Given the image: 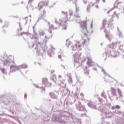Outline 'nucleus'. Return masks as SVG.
I'll list each match as a JSON object with an SVG mask.
<instances>
[{
    "label": "nucleus",
    "instance_id": "nucleus-30",
    "mask_svg": "<svg viewBox=\"0 0 124 124\" xmlns=\"http://www.w3.org/2000/svg\"><path fill=\"white\" fill-rule=\"evenodd\" d=\"M103 58H104V61H106L107 58H110V57H109V52H108V50L105 53L103 54Z\"/></svg>",
    "mask_w": 124,
    "mask_h": 124
},
{
    "label": "nucleus",
    "instance_id": "nucleus-42",
    "mask_svg": "<svg viewBox=\"0 0 124 124\" xmlns=\"http://www.w3.org/2000/svg\"><path fill=\"white\" fill-rule=\"evenodd\" d=\"M76 84L78 86H79V87H82V86H83V81H77Z\"/></svg>",
    "mask_w": 124,
    "mask_h": 124
},
{
    "label": "nucleus",
    "instance_id": "nucleus-11",
    "mask_svg": "<svg viewBox=\"0 0 124 124\" xmlns=\"http://www.w3.org/2000/svg\"><path fill=\"white\" fill-rule=\"evenodd\" d=\"M72 97L70 98V101L67 102L66 101H65L64 103V105H71V104H73V103L75 102V96L78 97V94L77 93V92H76V94H73V92H72Z\"/></svg>",
    "mask_w": 124,
    "mask_h": 124
},
{
    "label": "nucleus",
    "instance_id": "nucleus-64",
    "mask_svg": "<svg viewBox=\"0 0 124 124\" xmlns=\"http://www.w3.org/2000/svg\"><path fill=\"white\" fill-rule=\"evenodd\" d=\"M24 98H27V94H25Z\"/></svg>",
    "mask_w": 124,
    "mask_h": 124
},
{
    "label": "nucleus",
    "instance_id": "nucleus-12",
    "mask_svg": "<svg viewBox=\"0 0 124 124\" xmlns=\"http://www.w3.org/2000/svg\"><path fill=\"white\" fill-rule=\"evenodd\" d=\"M76 108L78 111L84 112V113H82V115L86 114V108H85V106L81 104V102H78V104H76Z\"/></svg>",
    "mask_w": 124,
    "mask_h": 124
},
{
    "label": "nucleus",
    "instance_id": "nucleus-10",
    "mask_svg": "<svg viewBox=\"0 0 124 124\" xmlns=\"http://www.w3.org/2000/svg\"><path fill=\"white\" fill-rule=\"evenodd\" d=\"M112 50H108V57L109 58H117L119 56V52L118 51V49L116 48H110Z\"/></svg>",
    "mask_w": 124,
    "mask_h": 124
},
{
    "label": "nucleus",
    "instance_id": "nucleus-20",
    "mask_svg": "<svg viewBox=\"0 0 124 124\" xmlns=\"http://www.w3.org/2000/svg\"><path fill=\"white\" fill-rule=\"evenodd\" d=\"M74 66L76 67V68H78L80 65H81V63H80V61H79L78 59H75V57H74Z\"/></svg>",
    "mask_w": 124,
    "mask_h": 124
},
{
    "label": "nucleus",
    "instance_id": "nucleus-51",
    "mask_svg": "<svg viewBox=\"0 0 124 124\" xmlns=\"http://www.w3.org/2000/svg\"><path fill=\"white\" fill-rule=\"evenodd\" d=\"M34 47V44L32 43V45H29V48H30V49H32V48Z\"/></svg>",
    "mask_w": 124,
    "mask_h": 124
},
{
    "label": "nucleus",
    "instance_id": "nucleus-32",
    "mask_svg": "<svg viewBox=\"0 0 124 124\" xmlns=\"http://www.w3.org/2000/svg\"><path fill=\"white\" fill-rule=\"evenodd\" d=\"M0 70L1 71L3 74H5V75L7 74V71H6V69L4 68H1V66H0Z\"/></svg>",
    "mask_w": 124,
    "mask_h": 124
},
{
    "label": "nucleus",
    "instance_id": "nucleus-35",
    "mask_svg": "<svg viewBox=\"0 0 124 124\" xmlns=\"http://www.w3.org/2000/svg\"><path fill=\"white\" fill-rule=\"evenodd\" d=\"M117 35L119 37V38H124V36L123 35V32L121 31H119L118 32H117Z\"/></svg>",
    "mask_w": 124,
    "mask_h": 124
},
{
    "label": "nucleus",
    "instance_id": "nucleus-41",
    "mask_svg": "<svg viewBox=\"0 0 124 124\" xmlns=\"http://www.w3.org/2000/svg\"><path fill=\"white\" fill-rule=\"evenodd\" d=\"M84 73L86 75H89V70H88V67L86 66L85 67V68L84 69Z\"/></svg>",
    "mask_w": 124,
    "mask_h": 124
},
{
    "label": "nucleus",
    "instance_id": "nucleus-33",
    "mask_svg": "<svg viewBox=\"0 0 124 124\" xmlns=\"http://www.w3.org/2000/svg\"><path fill=\"white\" fill-rule=\"evenodd\" d=\"M63 57H64L63 52H62V51H59L58 52V58L60 59V60H62V58Z\"/></svg>",
    "mask_w": 124,
    "mask_h": 124
},
{
    "label": "nucleus",
    "instance_id": "nucleus-1",
    "mask_svg": "<svg viewBox=\"0 0 124 124\" xmlns=\"http://www.w3.org/2000/svg\"><path fill=\"white\" fill-rule=\"evenodd\" d=\"M0 62H3L4 66L6 67L9 66L12 63H14V64L10 65V71L9 72V75L20 69L19 65L17 66L14 62V57L12 56H8L6 54L0 55Z\"/></svg>",
    "mask_w": 124,
    "mask_h": 124
},
{
    "label": "nucleus",
    "instance_id": "nucleus-23",
    "mask_svg": "<svg viewBox=\"0 0 124 124\" xmlns=\"http://www.w3.org/2000/svg\"><path fill=\"white\" fill-rule=\"evenodd\" d=\"M49 94L51 98H53L54 99H57L58 98V93L57 92H51L49 93Z\"/></svg>",
    "mask_w": 124,
    "mask_h": 124
},
{
    "label": "nucleus",
    "instance_id": "nucleus-58",
    "mask_svg": "<svg viewBox=\"0 0 124 124\" xmlns=\"http://www.w3.org/2000/svg\"><path fill=\"white\" fill-rule=\"evenodd\" d=\"M110 29H114V26L113 25H110V26H109Z\"/></svg>",
    "mask_w": 124,
    "mask_h": 124
},
{
    "label": "nucleus",
    "instance_id": "nucleus-49",
    "mask_svg": "<svg viewBox=\"0 0 124 124\" xmlns=\"http://www.w3.org/2000/svg\"><path fill=\"white\" fill-rule=\"evenodd\" d=\"M79 7H77V5H76V13L79 12Z\"/></svg>",
    "mask_w": 124,
    "mask_h": 124
},
{
    "label": "nucleus",
    "instance_id": "nucleus-60",
    "mask_svg": "<svg viewBox=\"0 0 124 124\" xmlns=\"http://www.w3.org/2000/svg\"><path fill=\"white\" fill-rule=\"evenodd\" d=\"M40 19H41V18H39L37 20L36 24H37V23H38V22H39V20H40Z\"/></svg>",
    "mask_w": 124,
    "mask_h": 124
},
{
    "label": "nucleus",
    "instance_id": "nucleus-40",
    "mask_svg": "<svg viewBox=\"0 0 124 124\" xmlns=\"http://www.w3.org/2000/svg\"><path fill=\"white\" fill-rule=\"evenodd\" d=\"M59 123H61V124H65L66 122L65 121L63 120V119H61V117L60 116V118H59V119L58 121Z\"/></svg>",
    "mask_w": 124,
    "mask_h": 124
},
{
    "label": "nucleus",
    "instance_id": "nucleus-47",
    "mask_svg": "<svg viewBox=\"0 0 124 124\" xmlns=\"http://www.w3.org/2000/svg\"><path fill=\"white\" fill-rule=\"evenodd\" d=\"M120 3H121V2L117 3V2H115L114 4V8H116L117 7H118V6L117 5H118V4H120Z\"/></svg>",
    "mask_w": 124,
    "mask_h": 124
},
{
    "label": "nucleus",
    "instance_id": "nucleus-31",
    "mask_svg": "<svg viewBox=\"0 0 124 124\" xmlns=\"http://www.w3.org/2000/svg\"><path fill=\"white\" fill-rule=\"evenodd\" d=\"M100 68H101L102 69V72H103V74H104L105 76H106V75H108V77H110V78H112V79H113V80L114 81H117V80L115 79V78H112L110 76V75H108L107 73H106L105 72V70H104V69H103V68L102 67H99Z\"/></svg>",
    "mask_w": 124,
    "mask_h": 124
},
{
    "label": "nucleus",
    "instance_id": "nucleus-27",
    "mask_svg": "<svg viewBox=\"0 0 124 124\" xmlns=\"http://www.w3.org/2000/svg\"><path fill=\"white\" fill-rule=\"evenodd\" d=\"M95 3H93V2H91L89 3L88 5L87 6L86 10L87 12H90L91 11V7H93Z\"/></svg>",
    "mask_w": 124,
    "mask_h": 124
},
{
    "label": "nucleus",
    "instance_id": "nucleus-46",
    "mask_svg": "<svg viewBox=\"0 0 124 124\" xmlns=\"http://www.w3.org/2000/svg\"><path fill=\"white\" fill-rule=\"evenodd\" d=\"M106 25V19H104L103 21V22H102V26H103V28H105V25Z\"/></svg>",
    "mask_w": 124,
    "mask_h": 124
},
{
    "label": "nucleus",
    "instance_id": "nucleus-9",
    "mask_svg": "<svg viewBox=\"0 0 124 124\" xmlns=\"http://www.w3.org/2000/svg\"><path fill=\"white\" fill-rule=\"evenodd\" d=\"M121 44V41H117L115 43H112L111 44H109L108 45V47L109 48H115L116 49L117 47H119V49L121 51H122L123 52V58L124 59V50L123 49V46H120Z\"/></svg>",
    "mask_w": 124,
    "mask_h": 124
},
{
    "label": "nucleus",
    "instance_id": "nucleus-7",
    "mask_svg": "<svg viewBox=\"0 0 124 124\" xmlns=\"http://www.w3.org/2000/svg\"><path fill=\"white\" fill-rule=\"evenodd\" d=\"M80 28L81 29V31L83 33L84 36H87V33H93V21L91 24V32L87 30V23L86 21H82L80 23Z\"/></svg>",
    "mask_w": 124,
    "mask_h": 124
},
{
    "label": "nucleus",
    "instance_id": "nucleus-63",
    "mask_svg": "<svg viewBox=\"0 0 124 124\" xmlns=\"http://www.w3.org/2000/svg\"><path fill=\"white\" fill-rule=\"evenodd\" d=\"M80 94L81 96H84V94L83 93H81Z\"/></svg>",
    "mask_w": 124,
    "mask_h": 124
},
{
    "label": "nucleus",
    "instance_id": "nucleus-62",
    "mask_svg": "<svg viewBox=\"0 0 124 124\" xmlns=\"http://www.w3.org/2000/svg\"><path fill=\"white\" fill-rule=\"evenodd\" d=\"M58 78H59V79L62 78V76L59 75V76H58Z\"/></svg>",
    "mask_w": 124,
    "mask_h": 124
},
{
    "label": "nucleus",
    "instance_id": "nucleus-44",
    "mask_svg": "<svg viewBox=\"0 0 124 124\" xmlns=\"http://www.w3.org/2000/svg\"><path fill=\"white\" fill-rule=\"evenodd\" d=\"M101 96L104 97L105 99H106V98H107V96H106V94H105V92L104 91L102 92Z\"/></svg>",
    "mask_w": 124,
    "mask_h": 124
},
{
    "label": "nucleus",
    "instance_id": "nucleus-52",
    "mask_svg": "<svg viewBox=\"0 0 124 124\" xmlns=\"http://www.w3.org/2000/svg\"><path fill=\"white\" fill-rule=\"evenodd\" d=\"M114 14L115 15V16H116L117 19H119V15H120V14L119 13V14H116V12H114Z\"/></svg>",
    "mask_w": 124,
    "mask_h": 124
},
{
    "label": "nucleus",
    "instance_id": "nucleus-19",
    "mask_svg": "<svg viewBox=\"0 0 124 124\" xmlns=\"http://www.w3.org/2000/svg\"><path fill=\"white\" fill-rule=\"evenodd\" d=\"M88 61L87 62V64L88 66H93L94 65V63H93V60H92V58L91 57H88Z\"/></svg>",
    "mask_w": 124,
    "mask_h": 124
},
{
    "label": "nucleus",
    "instance_id": "nucleus-16",
    "mask_svg": "<svg viewBox=\"0 0 124 124\" xmlns=\"http://www.w3.org/2000/svg\"><path fill=\"white\" fill-rule=\"evenodd\" d=\"M34 0H28V5L27 6V8L28 10H29V9H30V10H31V11H33V6L31 4V3H32V2H33Z\"/></svg>",
    "mask_w": 124,
    "mask_h": 124
},
{
    "label": "nucleus",
    "instance_id": "nucleus-55",
    "mask_svg": "<svg viewBox=\"0 0 124 124\" xmlns=\"http://www.w3.org/2000/svg\"><path fill=\"white\" fill-rule=\"evenodd\" d=\"M100 1V0H95V3H99V2Z\"/></svg>",
    "mask_w": 124,
    "mask_h": 124
},
{
    "label": "nucleus",
    "instance_id": "nucleus-37",
    "mask_svg": "<svg viewBox=\"0 0 124 124\" xmlns=\"http://www.w3.org/2000/svg\"><path fill=\"white\" fill-rule=\"evenodd\" d=\"M115 109H118L119 110V109H121V106L119 105H116L115 106H112L111 107V109L112 110H115Z\"/></svg>",
    "mask_w": 124,
    "mask_h": 124
},
{
    "label": "nucleus",
    "instance_id": "nucleus-8",
    "mask_svg": "<svg viewBox=\"0 0 124 124\" xmlns=\"http://www.w3.org/2000/svg\"><path fill=\"white\" fill-rule=\"evenodd\" d=\"M98 110L101 112V115L103 118H112V116L110 115L108 116V115H109V113L106 112L103 105H100V106L98 107Z\"/></svg>",
    "mask_w": 124,
    "mask_h": 124
},
{
    "label": "nucleus",
    "instance_id": "nucleus-43",
    "mask_svg": "<svg viewBox=\"0 0 124 124\" xmlns=\"http://www.w3.org/2000/svg\"><path fill=\"white\" fill-rule=\"evenodd\" d=\"M71 44V42H70V41L69 40L67 39L66 41V46H67V47H69V45Z\"/></svg>",
    "mask_w": 124,
    "mask_h": 124
},
{
    "label": "nucleus",
    "instance_id": "nucleus-21",
    "mask_svg": "<svg viewBox=\"0 0 124 124\" xmlns=\"http://www.w3.org/2000/svg\"><path fill=\"white\" fill-rule=\"evenodd\" d=\"M74 19L75 21H76V23L78 24L81 23V19L80 18V16H79V14L75 15Z\"/></svg>",
    "mask_w": 124,
    "mask_h": 124
},
{
    "label": "nucleus",
    "instance_id": "nucleus-57",
    "mask_svg": "<svg viewBox=\"0 0 124 124\" xmlns=\"http://www.w3.org/2000/svg\"><path fill=\"white\" fill-rule=\"evenodd\" d=\"M85 4H87V0H82Z\"/></svg>",
    "mask_w": 124,
    "mask_h": 124
},
{
    "label": "nucleus",
    "instance_id": "nucleus-45",
    "mask_svg": "<svg viewBox=\"0 0 124 124\" xmlns=\"http://www.w3.org/2000/svg\"><path fill=\"white\" fill-rule=\"evenodd\" d=\"M4 121H5V119H3L2 118L0 119V124H5L6 123L4 122Z\"/></svg>",
    "mask_w": 124,
    "mask_h": 124
},
{
    "label": "nucleus",
    "instance_id": "nucleus-29",
    "mask_svg": "<svg viewBox=\"0 0 124 124\" xmlns=\"http://www.w3.org/2000/svg\"><path fill=\"white\" fill-rule=\"evenodd\" d=\"M67 76L68 77V82L69 84H72L73 83V81L72 80V78H71V75L70 73H67Z\"/></svg>",
    "mask_w": 124,
    "mask_h": 124
},
{
    "label": "nucleus",
    "instance_id": "nucleus-24",
    "mask_svg": "<svg viewBox=\"0 0 124 124\" xmlns=\"http://www.w3.org/2000/svg\"><path fill=\"white\" fill-rule=\"evenodd\" d=\"M7 110L10 112V113H12L13 115L15 114V110L14 109V106L12 105L10 106L9 108H7Z\"/></svg>",
    "mask_w": 124,
    "mask_h": 124
},
{
    "label": "nucleus",
    "instance_id": "nucleus-26",
    "mask_svg": "<svg viewBox=\"0 0 124 124\" xmlns=\"http://www.w3.org/2000/svg\"><path fill=\"white\" fill-rule=\"evenodd\" d=\"M61 116L60 115H53L52 118V121L53 122H58Z\"/></svg>",
    "mask_w": 124,
    "mask_h": 124
},
{
    "label": "nucleus",
    "instance_id": "nucleus-25",
    "mask_svg": "<svg viewBox=\"0 0 124 124\" xmlns=\"http://www.w3.org/2000/svg\"><path fill=\"white\" fill-rule=\"evenodd\" d=\"M45 4H46V6H47V3L44 1L40 2L38 4L39 10L42 9V8H43V6H44Z\"/></svg>",
    "mask_w": 124,
    "mask_h": 124
},
{
    "label": "nucleus",
    "instance_id": "nucleus-2",
    "mask_svg": "<svg viewBox=\"0 0 124 124\" xmlns=\"http://www.w3.org/2000/svg\"><path fill=\"white\" fill-rule=\"evenodd\" d=\"M90 38H88L87 41L86 40V39H83L82 40V42L81 43V45H78V44H76L75 45L72 46H71V49L72 50V54H73V57H76V56H77V55L78 56H80L81 54H79V51H80L81 50H82V46L85 45V46H88V45H89V44H90ZM74 52H76L74 53Z\"/></svg>",
    "mask_w": 124,
    "mask_h": 124
},
{
    "label": "nucleus",
    "instance_id": "nucleus-53",
    "mask_svg": "<svg viewBox=\"0 0 124 124\" xmlns=\"http://www.w3.org/2000/svg\"><path fill=\"white\" fill-rule=\"evenodd\" d=\"M68 0V1H69V2H70V1H72L73 0V2L74 3H76V0Z\"/></svg>",
    "mask_w": 124,
    "mask_h": 124
},
{
    "label": "nucleus",
    "instance_id": "nucleus-13",
    "mask_svg": "<svg viewBox=\"0 0 124 124\" xmlns=\"http://www.w3.org/2000/svg\"><path fill=\"white\" fill-rule=\"evenodd\" d=\"M47 26H49L48 31L49 32V33L51 34V35L50 36H45V38L46 39H50V38H52V37H53V34H52V30H57L58 28L57 27L54 28V25L53 24L50 25V22L47 23Z\"/></svg>",
    "mask_w": 124,
    "mask_h": 124
},
{
    "label": "nucleus",
    "instance_id": "nucleus-50",
    "mask_svg": "<svg viewBox=\"0 0 124 124\" xmlns=\"http://www.w3.org/2000/svg\"><path fill=\"white\" fill-rule=\"evenodd\" d=\"M23 34H26V35H28V32H22L20 33V35H21L22 36V35H23Z\"/></svg>",
    "mask_w": 124,
    "mask_h": 124
},
{
    "label": "nucleus",
    "instance_id": "nucleus-5",
    "mask_svg": "<svg viewBox=\"0 0 124 124\" xmlns=\"http://www.w3.org/2000/svg\"><path fill=\"white\" fill-rule=\"evenodd\" d=\"M64 80H63L62 81L60 80H56V81H55V84H57V85H58L59 86H62L60 88V92L62 93V95H66L67 93L68 94V95H69V94H70V91L68 90V88L65 89V84H64Z\"/></svg>",
    "mask_w": 124,
    "mask_h": 124
},
{
    "label": "nucleus",
    "instance_id": "nucleus-48",
    "mask_svg": "<svg viewBox=\"0 0 124 124\" xmlns=\"http://www.w3.org/2000/svg\"><path fill=\"white\" fill-rule=\"evenodd\" d=\"M76 123L78 124H81V119H77Z\"/></svg>",
    "mask_w": 124,
    "mask_h": 124
},
{
    "label": "nucleus",
    "instance_id": "nucleus-36",
    "mask_svg": "<svg viewBox=\"0 0 124 124\" xmlns=\"http://www.w3.org/2000/svg\"><path fill=\"white\" fill-rule=\"evenodd\" d=\"M50 80H52L54 83H56V81H57V76L55 75H53L51 77Z\"/></svg>",
    "mask_w": 124,
    "mask_h": 124
},
{
    "label": "nucleus",
    "instance_id": "nucleus-61",
    "mask_svg": "<svg viewBox=\"0 0 124 124\" xmlns=\"http://www.w3.org/2000/svg\"><path fill=\"white\" fill-rule=\"evenodd\" d=\"M35 26H36V23L34 25V26H33V31H34V28L35 27Z\"/></svg>",
    "mask_w": 124,
    "mask_h": 124
},
{
    "label": "nucleus",
    "instance_id": "nucleus-34",
    "mask_svg": "<svg viewBox=\"0 0 124 124\" xmlns=\"http://www.w3.org/2000/svg\"><path fill=\"white\" fill-rule=\"evenodd\" d=\"M73 15V11L71 9L69 10V16H68V20H69V21H73V19H70V17H71L72 16V15Z\"/></svg>",
    "mask_w": 124,
    "mask_h": 124
},
{
    "label": "nucleus",
    "instance_id": "nucleus-4",
    "mask_svg": "<svg viewBox=\"0 0 124 124\" xmlns=\"http://www.w3.org/2000/svg\"><path fill=\"white\" fill-rule=\"evenodd\" d=\"M36 46L34 48L35 50H37L36 51V55L37 56H39L42 54V51L43 53L44 52H46L47 50V46L46 44H43V42H36Z\"/></svg>",
    "mask_w": 124,
    "mask_h": 124
},
{
    "label": "nucleus",
    "instance_id": "nucleus-38",
    "mask_svg": "<svg viewBox=\"0 0 124 124\" xmlns=\"http://www.w3.org/2000/svg\"><path fill=\"white\" fill-rule=\"evenodd\" d=\"M19 69H21V68H24V69H26V68H28V65L26 64H23L20 65H19Z\"/></svg>",
    "mask_w": 124,
    "mask_h": 124
},
{
    "label": "nucleus",
    "instance_id": "nucleus-14",
    "mask_svg": "<svg viewBox=\"0 0 124 124\" xmlns=\"http://www.w3.org/2000/svg\"><path fill=\"white\" fill-rule=\"evenodd\" d=\"M104 32L105 33V37L106 39H108L109 41V42H111V40H112L113 38V35L111 34L110 33V32L107 31L106 29L105 30Z\"/></svg>",
    "mask_w": 124,
    "mask_h": 124
},
{
    "label": "nucleus",
    "instance_id": "nucleus-6",
    "mask_svg": "<svg viewBox=\"0 0 124 124\" xmlns=\"http://www.w3.org/2000/svg\"><path fill=\"white\" fill-rule=\"evenodd\" d=\"M42 86H38L37 84H33V86L37 88V89H41L42 93H44L45 92V87H51L52 86V83L48 81V78H42Z\"/></svg>",
    "mask_w": 124,
    "mask_h": 124
},
{
    "label": "nucleus",
    "instance_id": "nucleus-18",
    "mask_svg": "<svg viewBox=\"0 0 124 124\" xmlns=\"http://www.w3.org/2000/svg\"><path fill=\"white\" fill-rule=\"evenodd\" d=\"M117 91L119 97H117L116 99L118 100L119 98H120V99L123 101V100L124 99V94L122 93V91H121L120 89H118Z\"/></svg>",
    "mask_w": 124,
    "mask_h": 124
},
{
    "label": "nucleus",
    "instance_id": "nucleus-59",
    "mask_svg": "<svg viewBox=\"0 0 124 124\" xmlns=\"http://www.w3.org/2000/svg\"><path fill=\"white\" fill-rule=\"evenodd\" d=\"M105 82H110V81L107 80L106 78H104Z\"/></svg>",
    "mask_w": 124,
    "mask_h": 124
},
{
    "label": "nucleus",
    "instance_id": "nucleus-3",
    "mask_svg": "<svg viewBox=\"0 0 124 124\" xmlns=\"http://www.w3.org/2000/svg\"><path fill=\"white\" fill-rule=\"evenodd\" d=\"M61 13L62 15L66 16L65 18L64 19H59V21H57V18H55V23L56 25H59V26H62L63 25V27H64L62 28V30H66V29L67 28V27L66 26V25H67L66 21L68 20L69 16L67 15V12L62 11Z\"/></svg>",
    "mask_w": 124,
    "mask_h": 124
},
{
    "label": "nucleus",
    "instance_id": "nucleus-28",
    "mask_svg": "<svg viewBox=\"0 0 124 124\" xmlns=\"http://www.w3.org/2000/svg\"><path fill=\"white\" fill-rule=\"evenodd\" d=\"M111 94L113 96H117V92L116 91V89L111 87L110 89Z\"/></svg>",
    "mask_w": 124,
    "mask_h": 124
},
{
    "label": "nucleus",
    "instance_id": "nucleus-54",
    "mask_svg": "<svg viewBox=\"0 0 124 124\" xmlns=\"http://www.w3.org/2000/svg\"><path fill=\"white\" fill-rule=\"evenodd\" d=\"M113 9H114V8H111L110 10H109L108 12H107V14H109L110 12V11H112L113 10Z\"/></svg>",
    "mask_w": 124,
    "mask_h": 124
},
{
    "label": "nucleus",
    "instance_id": "nucleus-17",
    "mask_svg": "<svg viewBox=\"0 0 124 124\" xmlns=\"http://www.w3.org/2000/svg\"><path fill=\"white\" fill-rule=\"evenodd\" d=\"M53 49V50H55L56 48H55L54 47L51 46V48L49 49V50L47 51V54L50 58H52L55 55V51H53L52 50Z\"/></svg>",
    "mask_w": 124,
    "mask_h": 124
},
{
    "label": "nucleus",
    "instance_id": "nucleus-39",
    "mask_svg": "<svg viewBox=\"0 0 124 124\" xmlns=\"http://www.w3.org/2000/svg\"><path fill=\"white\" fill-rule=\"evenodd\" d=\"M39 34L40 36H43L45 34V32L43 30H40L39 31Z\"/></svg>",
    "mask_w": 124,
    "mask_h": 124
},
{
    "label": "nucleus",
    "instance_id": "nucleus-56",
    "mask_svg": "<svg viewBox=\"0 0 124 124\" xmlns=\"http://www.w3.org/2000/svg\"><path fill=\"white\" fill-rule=\"evenodd\" d=\"M76 79L77 80V82H79L80 81V78L78 77H76Z\"/></svg>",
    "mask_w": 124,
    "mask_h": 124
},
{
    "label": "nucleus",
    "instance_id": "nucleus-15",
    "mask_svg": "<svg viewBox=\"0 0 124 124\" xmlns=\"http://www.w3.org/2000/svg\"><path fill=\"white\" fill-rule=\"evenodd\" d=\"M0 103L4 104V105H8L10 103V101L9 100V97H3L0 100Z\"/></svg>",
    "mask_w": 124,
    "mask_h": 124
},
{
    "label": "nucleus",
    "instance_id": "nucleus-22",
    "mask_svg": "<svg viewBox=\"0 0 124 124\" xmlns=\"http://www.w3.org/2000/svg\"><path fill=\"white\" fill-rule=\"evenodd\" d=\"M87 105H88L89 107H90V108H92V109H95V110H96L97 109L96 108V106L94 104V103L89 101L87 103Z\"/></svg>",
    "mask_w": 124,
    "mask_h": 124
}]
</instances>
